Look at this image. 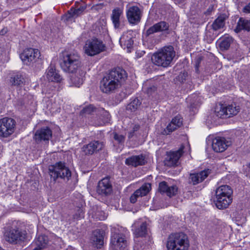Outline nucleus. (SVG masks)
Instances as JSON below:
<instances>
[{"label": "nucleus", "instance_id": "obj_1", "mask_svg": "<svg viewBox=\"0 0 250 250\" xmlns=\"http://www.w3.org/2000/svg\"><path fill=\"white\" fill-rule=\"evenodd\" d=\"M126 78L124 70L117 68L111 70L105 75L100 82V88L104 93H114L121 85Z\"/></svg>", "mask_w": 250, "mask_h": 250}, {"label": "nucleus", "instance_id": "obj_2", "mask_svg": "<svg viewBox=\"0 0 250 250\" xmlns=\"http://www.w3.org/2000/svg\"><path fill=\"white\" fill-rule=\"evenodd\" d=\"M175 56V52L173 46H165L153 54L151 61L156 65L167 67L170 65Z\"/></svg>", "mask_w": 250, "mask_h": 250}, {"label": "nucleus", "instance_id": "obj_3", "mask_svg": "<svg viewBox=\"0 0 250 250\" xmlns=\"http://www.w3.org/2000/svg\"><path fill=\"white\" fill-rule=\"evenodd\" d=\"M189 247L188 237L183 232L172 233L167 238V250H188Z\"/></svg>", "mask_w": 250, "mask_h": 250}, {"label": "nucleus", "instance_id": "obj_4", "mask_svg": "<svg viewBox=\"0 0 250 250\" xmlns=\"http://www.w3.org/2000/svg\"><path fill=\"white\" fill-rule=\"evenodd\" d=\"M233 190L228 185H222L215 190V205L220 209L226 208L232 202Z\"/></svg>", "mask_w": 250, "mask_h": 250}, {"label": "nucleus", "instance_id": "obj_5", "mask_svg": "<svg viewBox=\"0 0 250 250\" xmlns=\"http://www.w3.org/2000/svg\"><path fill=\"white\" fill-rule=\"evenodd\" d=\"M60 64L64 71L69 73H73L76 71L81 69L80 56L76 51L67 53L63 56Z\"/></svg>", "mask_w": 250, "mask_h": 250}, {"label": "nucleus", "instance_id": "obj_6", "mask_svg": "<svg viewBox=\"0 0 250 250\" xmlns=\"http://www.w3.org/2000/svg\"><path fill=\"white\" fill-rule=\"evenodd\" d=\"M49 174L54 181L60 178L68 181L71 176V172L64 163L59 162L49 168Z\"/></svg>", "mask_w": 250, "mask_h": 250}, {"label": "nucleus", "instance_id": "obj_7", "mask_svg": "<svg viewBox=\"0 0 250 250\" xmlns=\"http://www.w3.org/2000/svg\"><path fill=\"white\" fill-rule=\"evenodd\" d=\"M105 45L97 39L88 40L83 46L84 53L89 56H93L104 51Z\"/></svg>", "mask_w": 250, "mask_h": 250}, {"label": "nucleus", "instance_id": "obj_8", "mask_svg": "<svg viewBox=\"0 0 250 250\" xmlns=\"http://www.w3.org/2000/svg\"><path fill=\"white\" fill-rule=\"evenodd\" d=\"M16 122L11 118L5 117L0 119V137L7 138L15 131Z\"/></svg>", "mask_w": 250, "mask_h": 250}, {"label": "nucleus", "instance_id": "obj_9", "mask_svg": "<svg viewBox=\"0 0 250 250\" xmlns=\"http://www.w3.org/2000/svg\"><path fill=\"white\" fill-rule=\"evenodd\" d=\"M40 52L37 49L28 48L25 49L20 55L22 62L27 65H32L40 59Z\"/></svg>", "mask_w": 250, "mask_h": 250}, {"label": "nucleus", "instance_id": "obj_10", "mask_svg": "<svg viewBox=\"0 0 250 250\" xmlns=\"http://www.w3.org/2000/svg\"><path fill=\"white\" fill-rule=\"evenodd\" d=\"M111 233L110 244L112 249L114 250L125 249L127 246V241L125 235L116 231L114 228L112 229Z\"/></svg>", "mask_w": 250, "mask_h": 250}, {"label": "nucleus", "instance_id": "obj_11", "mask_svg": "<svg viewBox=\"0 0 250 250\" xmlns=\"http://www.w3.org/2000/svg\"><path fill=\"white\" fill-rule=\"evenodd\" d=\"M4 236L6 241L10 243H17L24 240L26 233L19 229H12L6 232Z\"/></svg>", "mask_w": 250, "mask_h": 250}, {"label": "nucleus", "instance_id": "obj_12", "mask_svg": "<svg viewBox=\"0 0 250 250\" xmlns=\"http://www.w3.org/2000/svg\"><path fill=\"white\" fill-rule=\"evenodd\" d=\"M126 15L128 22L131 24L135 25L140 22L142 16V11L137 6H131L127 8Z\"/></svg>", "mask_w": 250, "mask_h": 250}, {"label": "nucleus", "instance_id": "obj_13", "mask_svg": "<svg viewBox=\"0 0 250 250\" xmlns=\"http://www.w3.org/2000/svg\"><path fill=\"white\" fill-rule=\"evenodd\" d=\"M231 145V142L224 137H216L212 142V148L216 152L224 151L228 146Z\"/></svg>", "mask_w": 250, "mask_h": 250}, {"label": "nucleus", "instance_id": "obj_14", "mask_svg": "<svg viewBox=\"0 0 250 250\" xmlns=\"http://www.w3.org/2000/svg\"><path fill=\"white\" fill-rule=\"evenodd\" d=\"M134 35L132 30L125 32L121 37L119 42L124 49L126 48L127 52H130L133 47Z\"/></svg>", "mask_w": 250, "mask_h": 250}, {"label": "nucleus", "instance_id": "obj_15", "mask_svg": "<svg viewBox=\"0 0 250 250\" xmlns=\"http://www.w3.org/2000/svg\"><path fill=\"white\" fill-rule=\"evenodd\" d=\"M52 131L48 127H43L38 129L34 135V138L37 143L42 142H48L51 138Z\"/></svg>", "mask_w": 250, "mask_h": 250}, {"label": "nucleus", "instance_id": "obj_16", "mask_svg": "<svg viewBox=\"0 0 250 250\" xmlns=\"http://www.w3.org/2000/svg\"><path fill=\"white\" fill-rule=\"evenodd\" d=\"M190 150V146L188 143H187L185 145H182L178 150L170 152L168 156V161L170 163V165L171 166L176 165L182 155L187 151L189 152Z\"/></svg>", "mask_w": 250, "mask_h": 250}, {"label": "nucleus", "instance_id": "obj_17", "mask_svg": "<svg viewBox=\"0 0 250 250\" xmlns=\"http://www.w3.org/2000/svg\"><path fill=\"white\" fill-rule=\"evenodd\" d=\"M104 146V145L103 142L94 141L87 145H84L82 149L85 155H92L94 153L101 150Z\"/></svg>", "mask_w": 250, "mask_h": 250}, {"label": "nucleus", "instance_id": "obj_18", "mask_svg": "<svg viewBox=\"0 0 250 250\" xmlns=\"http://www.w3.org/2000/svg\"><path fill=\"white\" fill-rule=\"evenodd\" d=\"M182 125V118L180 115H177L172 119L166 128L162 131V133L163 135H168L181 126Z\"/></svg>", "mask_w": 250, "mask_h": 250}, {"label": "nucleus", "instance_id": "obj_19", "mask_svg": "<svg viewBox=\"0 0 250 250\" xmlns=\"http://www.w3.org/2000/svg\"><path fill=\"white\" fill-rule=\"evenodd\" d=\"M159 190L161 193L171 197L176 194L178 188L175 185H169L166 182L163 181L159 183Z\"/></svg>", "mask_w": 250, "mask_h": 250}, {"label": "nucleus", "instance_id": "obj_20", "mask_svg": "<svg viewBox=\"0 0 250 250\" xmlns=\"http://www.w3.org/2000/svg\"><path fill=\"white\" fill-rule=\"evenodd\" d=\"M151 189V184L146 183L139 189H137L132 194L130 198V201L132 203H135L139 197H142L146 195Z\"/></svg>", "mask_w": 250, "mask_h": 250}, {"label": "nucleus", "instance_id": "obj_21", "mask_svg": "<svg viewBox=\"0 0 250 250\" xmlns=\"http://www.w3.org/2000/svg\"><path fill=\"white\" fill-rule=\"evenodd\" d=\"M97 191L100 194L107 195L111 193L112 186L108 178H103L99 182Z\"/></svg>", "mask_w": 250, "mask_h": 250}, {"label": "nucleus", "instance_id": "obj_22", "mask_svg": "<svg viewBox=\"0 0 250 250\" xmlns=\"http://www.w3.org/2000/svg\"><path fill=\"white\" fill-rule=\"evenodd\" d=\"M71 74L70 79L72 84L79 87L83 83L85 72L79 69Z\"/></svg>", "mask_w": 250, "mask_h": 250}, {"label": "nucleus", "instance_id": "obj_23", "mask_svg": "<svg viewBox=\"0 0 250 250\" xmlns=\"http://www.w3.org/2000/svg\"><path fill=\"white\" fill-rule=\"evenodd\" d=\"M91 241L97 248H101L104 244V231L96 229L93 231L91 237Z\"/></svg>", "mask_w": 250, "mask_h": 250}, {"label": "nucleus", "instance_id": "obj_24", "mask_svg": "<svg viewBox=\"0 0 250 250\" xmlns=\"http://www.w3.org/2000/svg\"><path fill=\"white\" fill-rule=\"evenodd\" d=\"M169 28V25L165 21L159 22L153 26L149 27L146 32L147 36L154 34L156 32H163L167 30Z\"/></svg>", "mask_w": 250, "mask_h": 250}, {"label": "nucleus", "instance_id": "obj_25", "mask_svg": "<svg viewBox=\"0 0 250 250\" xmlns=\"http://www.w3.org/2000/svg\"><path fill=\"white\" fill-rule=\"evenodd\" d=\"M145 158L143 155L132 156L125 159V163L128 166L137 167L145 165Z\"/></svg>", "mask_w": 250, "mask_h": 250}, {"label": "nucleus", "instance_id": "obj_26", "mask_svg": "<svg viewBox=\"0 0 250 250\" xmlns=\"http://www.w3.org/2000/svg\"><path fill=\"white\" fill-rule=\"evenodd\" d=\"M209 173V169L204 170L198 173H191L189 176L190 182L194 185L202 182L208 177Z\"/></svg>", "mask_w": 250, "mask_h": 250}, {"label": "nucleus", "instance_id": "obj_27", "mask_svg": "<svg viewBox=\"0 0 250 250\" xmlns=\"http://www.w3.org/2000/svg\"><path fill=\"white\" fill-rule=\"evenodd\" d=\"M243 30L248 32L250 31V21L241 17L239 19L234 31L238 33Z\"/></svg>", "mask_w": 250, "mask_h": 250}, {"label": "nucleus", "instance_id": "obj_28", "mask_svg": "<svg viewBox=\"0 0 250 250\" xmlns=\"http://www.w3.org/2000/svg\"><path fill=\"white\" fill-rule=\"evenodd\" d=\"M46 77L49 81L59 82L62 78L58 72L53 66H50L46 71Z\"/></svg>", "mask_w": 250, "mask_h": 250}, {"label": "nucleus", "instance_id": "obj_29", "mask_svg": "<svg viewBox=\"0 0 250 250\" xmlns=\"http://www.w3.org/2000/svg\"><path fill=\"white\" fill-rule=\"evenodd\" d=\"M123 11L119 8H116L112 10L111 19L115 28H119L121 25L120 17Z\"/></svg>", "mask_w": 250, "mask_h": 250}, {"label": "nucleus", "instance_id": "obj_30", "mask_svg": "<svg viewBox=\"0 0 250 250\" xmlns=\"http://www.w3.org/2000/svg\"><path fill=\"white\" fill-rule=\"evenodd\" d=\"M48 242V237L44 235H39L35 240L34 243L36 247L33 250H41L45 248Z\"/></svg>", "mask_w": 250, "mask_h": 250}, {"label": "nucleus", "instance_id": "obj_31", "mask_svg": "<svg viewBox=\"0 0 250 250\" xmlns=\"http://www.w3.org/2000/svg\"><path fill=\"white\" fill-rule=\"evenodd\" d=\"M225 14H221L213 21L212 24V28L215 30H218L224 27L225 24V21L227 19Z\"/></svg>", "mask_w": 250, "mask_h": 250}, {"label": "nucleus", "instance_id": "obj_32", "mask_svg": "<svg viewBox=\"0 0 250 250\" xmlns=\"http://www.w3.org/2000/svg\"><path fill=\"white\" fill-rule=\"evenodd\" d=\"M97 115L101 119V122L97 124L98 125H101L108 123L110 120V116L109 112L103 108H98Z\"/></svg>", "mask_w": 250, "mask_h": 250}, {"label": "nucleus", "instance_id": "obj_33", "mask_svg": "<svg viewBox=\"0 0 250 250\" xmlns=\"http://www.w3.org/2000/svg\"><path fill=\"white\" fill-rule=\"evenodd\" d=\"M225 110V106L220 104L215 107L214 114L219 118H227Z\"/></svg>", "mask_w": 250, "mask_h": 250}, {"label": "nucleus", "instance_id": "obj_34", "mask_svg": "<svg viewBox=\"0 0 250 250\" xmlns=\"http://www.w3.org/2000/svg\"><path fill=\"white\" fill-rule=\"evenodd\" d=\"M147 232V224L146 222L141 224L140 227L135 229L134 233L137 237L145 236Z\"/></svg>", "mask_w": 250, "mask_h": 250}, {"label": "nucleus", "instance_id": "obj_35", "mask_svg": "<svg viewBox=\"0 0 250 250\" xmlns=\"http://www.w3.org/2000/svg\"><path fill=\"white\" fill-rule=\"evenodd\" d=\"M225 112L227 114V117L229 118L232 116L236 115L239 111V108L233 105H229L227 106H225Z\"/></svg>", "mask_w": 250, "mask_h": 250}, {"label": "nucleus", "instance_id": "obj_36", "mask_svg": "<svg viewBox=\"0 0 250 250\" xmlns=\"http://www.w3.org/2000/svg\"><path fill=\"white\" fill-rule=\"evenodd\" d=\"M98 108L95 107L93 105H89L84 107L81 111L80 114L82 115L86 116L87 115L92 114L95 113L97 114Z\"/></svg>", "mask_w": 250, "mask_h": 250}, {"label": "nucleus", "instance_id": "obj_37", "mask_svg": "<svg viewBox=\"0 0 250 250\" xmlns=\"http://www.w3.org/2000/svg\"><path fill=\"white\" fill-rule=\"evenodd\" d=\"M141 103L137 98L133 99L126 106V110L134 112L140 106Z\"/></svg>", "mask_w": 250, "mask_h": 250}, {"label": "nucleus", "instance_id": "obj_38", "mask_svg": "<svg viewBox=\"0 0 250 250\" xmlns=\"http://www.w3.org/2000/svg\"><path fill=\"white\" fill-rule=\"evenodd\" d=\"M232 38L229 36L225 37L220 43V47L222 50H227L232 42Z\"/></svg>", "mask_w": 250, "mask_h": 250}, {"label": "nucleus", "instance_id": "obj_39", "mask_svg": "<svg viewBox=\"0 0 250 250\" xmlns=\"http://www.w3.org/2000/svg\"><path fill=\"white\" fill-rule=\"evenodd\" d=\"M85 8V6L82 5L76 9H71L68 12L71 17L72 18H75L82 14Z\"/></svg>", "mask_w": 250, "mask_h": 250}, {"label": "nucleus", "instance_id": "obj_40", "mask_svg": "<svg viewBox=\"0 0 250 250\" xmlns=\"http://www.w3.org/2000/svg\"><path fill=\"white\" fill-rule=\"evenodd\" d=\"M24 82V79L21 75H17L13 77H11L10 83L14 85H20Z\"/></svg>", "mask_w": 250, "mask_h": 250}, {"label": "nucleus", "instance_id": "obj_41", "mask_svg": "<svg viewBox=\"0 0 250 250\" xmlns=\"http://www.w3.org/2000/svg\"><path fill=\"white\" fill-rule=\"evenodd\" d=\"M93 217L100 220H104L106 219V216L105 215L104 213L102 211H97L94 214Z\"/></svg>", "mask_w": 250, "mask_h": 250}, {"label": "nucleus", "instance_id": "obj_42", "mask_svg": "<svg viewBox=\"0 0 250 250\" xmlns=\"http://www.w3.org/2000/svg\"><path fill=\"white\" fill-rule=\"evenodd\" d=\"M114 139L119 144L124 143L125 137L121 134H118L117 133H114Z\"/></svg>", "mask_w": 250, "mask_h": 250}, {"label": "nucleus", "instance_id": "obj_43", "mask_svg": "<svg viewBox=\"0 0 250 250\" xmlns=\"http://www.w3.org/2000/svg\"><path fill=\"white\" fill-rule=\"evenodd\" d=\"M143 88L146 90L147 93L149 95H152L156 91V87L154 85H151L149 87L146 88L145 86H144Z\"/></svg>", "mask_w": 250, "mask_h": 250}, {"label": "nucleus", "instance_id": "obj_44", "mask_svg": "<svg viewBox=\"0 0 250 250\" xmlns=\"http://www.w3.org/2000/svg\"><path fill=\"white\" fill-rule=\"evenodd\" d=\"M139 128H140L139 125H133L132 130H130V131L128 133V138H132L133 136L134 133L136 131H138L139 129Z\"/></svg>", "mask_w": 250, "mask_h": 250}, {"label": "nucleus", "instance_id": "obj_45", "mask_svg": "<svg viewBox=\"0 0 250 250\" xmlns=\"http://www.w3.org/2000/svg\"><path fill=\"white\" fill-rule=\"evenodd\" d=\"M187 76V73L186 72H181L177 76V80L180 82H183L186 80Z\"/></svg>", "mask_w": 250, "mask_h": 250}, {"label": "nucleus", "instance_id": "obj_46", "mask_svg": "<svg viewBox=\"0 0 250 250\" xmlns=\"http://www.w3.org/2000/svg\"><path fill=\"white\" fill-rule=\"evenodd\" d=\"M8 49L7 47L1 48V47H0V55H1V56L5 55L6 54L7 52H8Z\"/></svg>", "mask_w": 250, "mask_h": 250}, {"label": "nucleus", "instance_id": "obj_47", "mask_svg": "<svg viewBox=\"0 0 250 250\" xmlns=\"http://www.w3.org/2000/svg\"><path fill=\"white\" fill-rule=\"evenodd\" d=\"M243 12L245 13H250V3L247 4L246 6H245L243 9Z\"/></svg>", "mask_w": 250, "mask_h": 250}, {"label": "nucleus", "instance_id": "obj_48", "mask_svg": "<svg viewBox=\"0 0 250 250\" xmlns=\"http://www.w3.org/2000/svg\"><path fill=\"white\" fill-rule=\"evenodd\" d=\"M145 54V52L144 51H137L136 52V58H141L142 56H144V55Z\"/></svg>", "mask_w": 250, "mask_h": 250}, {"label": "nucleus", "instance_id": "obj_49", "mask_svg": "<svg viewBox=\"0 0 250 250\" xmlns=\"http://www.w3.org/2000/svg\"><path fill=\"white\" fill-rule=\"evenodd\" d=\"M8 32L7 27H4L0 31V35H4Z\"/></svg>", "mask_w": 250, "mask_h": 250}, {"label": "nucleus", "instance_id": "obj_50", "mask_svg": "<svg viewBox=\"0 0 250 250\" xmlns=\"http://www.w3.org/2000/svg\"><path fill=\"white\" fill-rule=\"evenodd\" d=\"M60 109V107H59L57 108V109H56V111H58V109Z\"/></svg>", "mask_w": 250, "mask_h": 250}, {"label": "nucleus", "instance_id": "obj_51", "mask_svg": "<svg viewBox=\"0 0 250 250\" xmlns=\"http://www.w3.org/2000/svg\"><path fill=\"white\" fill-rule=\"evenodd\" d=\"M170 128L171 129H172V128H173V125H171V126H170Z\"/></svg>", "mask_w": 250, "mask_h": 250}]
</instances>
